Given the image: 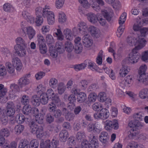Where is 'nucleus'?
<instances>
[{"instance_id":"f257e3e1","label":"nucleus","mask_w":148,"mask_h":148,"mask_svg":"<svg viewBox=\"0 0 148 148\" xmlns=\"http://www.w3.org/2000/svg\"><path fill=\"white\" fill-rule=\"evenodd\" d=\"M126 41L130 46H135L127 57V60L131 63L135 64L138 62L140 58V56L138 53V51L143 48L146 45L145 41L143 38L141 40L139 38L135 39L134 37L128 38L126 39Z\"/></svg>"},{"instance_id":"f03ea898","label":"nucleus","mask_w":148,"mask_h":148,"mask_svg":"<svg viewBox=\"0 0 148 148\" xmlns=\"http://www.w3.org/2000/svg\"><path fill=\"white\" fill-rule=\"evenodd\" d=\"M46 42L49 47L50 55L53 58H56L57 57L58 52L61 53L64 51V47L61 42H57L55 47H53V44L54 42V40L51 34H49L46 36Z\"/></svg>"},{"instance_id":"7ed1b4c3","label":"nucleus","mask_w":148,"mask_h":148,"mask_svg":"<svg viewBox=\"0 0 148 148\" xmlns=\"http://www.w3.org/2000/svg\"><path fill=\"white\" fill-rule=\"evenodd\" d=\"M63 35L60 29L55 28L54 30L53 35H56L58 40H62L64 37L67 40L71 41L77 34V29L76 27H74L72 31L70 29L66 28L63 30Z\"/></svg>"},{"instance_id":"20e7f679","label":"nucleus","mask_w":148,"mask_h":148,"mask_svg":"<svg viewBox=\"0 0 148 148\" xmlns=\"http://www.w3.org/2000/svg\"><path fill=\"white\" fill-rule=\"evenodd\" d=\"M77 27L80 32H82L86 35H89L88 34H90L93 37L97 38L100 36V32L99 29L92 26L88 27L85 23H79Z\"/></svg>"},{"instance_id":"39448f33","label":"nucleus","mask_w":148,"mask_h":148,"mask_svg":"<svg viewBox=\"0 0 148 148\" xmlns=\"http://www.w3.org/2000/svg\"><path fill=\"white\" fill-rule=\"evenodd\" d=\"M23 112L24 114L26 115H31L33 114V115L35 116L36 120L38 123L41 124L43 123L44 113L42 111L39 112L37 108H34L32 111L31 106L26 105L23 108Z\"/></svg>"},{"instance_id":"423d86ee","label":"nucleus","mask_w":148,"mask_h":148,"mask_svg":"<svg viewBox=\"0 0 148 148\" xmlns=\"http://www.w3.org/2000/svg\"><path fill=\"white\" fill-rule=\"evenodd\" d=\"M79 3L84 8L88 9L92 8L94 10L98 11L100 8L99 6L97 4L101 6L104 4V3L102 0H89V2L87 0H78Z\"/></svg>"},{"instance_id":"0eeeda50","label":"nucleus","mask_w":148,"mask_h":148,"mask_svg":"<svg viewBox=\"0 0 148 148\" xmlns=\"http://www.w3.org/2000/svg\"><path fill=\"white\" fill-rule=\"evenodd\" d=\"M128 125L131 128L130 134L129 136L131 138H134L137 136L138 134V132L137 130L141 128L143 125L138 120L133 119L130 121Z\"/></svg>"},{"instance_id":"6e6552de","label":"nucleus","mask_w":148,"mask_h":148,"mask_svg":"<svg viewBox=\"0 0 148 148\" xmlns=\"http://www.w3.org/2000/svg\"><path fill=\"white\" fill-rule=\"evenodd\" d=\"M51 7L49 5L47 4L43 9L42 16L46 18L47 23L50 25H53L55 22V15L54 13L50 10Z\"/></svg>"},{"instance_id":"1a4fd4ad","label":"nucleus","mask_w":148,"mask_h":148,"mask_svg":"<svg viewBox=\"0 0 148 148\" xmlns=\"http://www.w3.org/2000/svg\"><path fill=\"white\" fill-rule=\"evenodd\" d=\"M87 16L88 20L92 23H96L98 21L101 25L103 26L106 23L105 20L99 14H95L93 13H90L88 14Z\"/></svg>"},{"instance_id":"9d476101","label":"nucleus","mask_w":148,"mask_h":148,"mask_svg":"<svg viewBox=\"0 0 148 148\" xmlns=\"http://www.w3.org/2000/svg\"><path fill=\"white\" fill-rule=\"evenodd\" d=\"M89 143L87 140L82 143L80 148H98V143L97 137L92 135L89 137Z\"/></svg>"},{"instance_id":"9b49d317","label":"nucleus","mask_w":148,"mask_h":148,"mask_svg":"<svg viewBox=\"0 0 148 148\" xmlns=\"http://www.w3.org/2000/svg\"><path fill=\"white\" fill-rule=\"evenodd\" d=\"M147 66L145 64L142 65L138 71V80L140 82L145 84L147 81L148 75L146 73Z\"/></svg>"},{"instance_id":"f8f14e48","label":"nucleus","mask_w":148,"mask_h":148,"mask_svg":"<svg viewBox=\"0 0 148 148\" xmlns=\"http://www.w3.org/2000/svg\"><path fill=\"white\" fill-rule=\"evenodd\" d=\"M109 110L105 108H102L100 111H97L94 115L95 119L103 120L108 119L109 116Z\"/></svg>"},{"instance_id":"ddd939ff","label":"nucleus","mask_w":148,"mask_h":148,"mask_svg":"<svg viewBox=\"0 0 148 148\" xmlns=\"http://www.w3.org/2000/svg\"><path fill=\"white\" fill-rule=\"evenodd\" d=\"M31 132L33 134H36L38 138H40L44 135V132L42 127L38 126L33 122H32L29 124Z\"/></svg>"},{"instance_id":"4468645a","label":"nucleus","mask_w":148,"mask_h":148,"mask_svg":"<svg viewBox=\"0 0 148 148\" xmlns=\"http://www.w3.org/2000/svg\"><path fill=\"white\" fill-rule=\"evenodd\" d=\"M11 61L12 64L15 67L17 72H20L22 70L23 67V64L21 60L18 58H12Z\"/></svg>"},{"instance_id":"2eb2a0df","label":"nucleus","mask_w":148,"mask_h":148,"mask_svg":"<svg viewBox=\"0 0 148 148\" xmlns=\"http://www.w3.org/2000/svg\"><path fill=\"white\" fill-rule=\"evenodd\" d=\"M133 76L131 75L127 76L125 78V80L120 83V86L123 88L128 87L132 86L133 82Z\"/></svg>"},{"instance_id":"dca6fc26","label":"nucleus","mask_w":148,"mask_h":148,"mask_svg":"<svg viewBox=\"0 0 148 148\" xmlns=\"http://www.w3.org/2000/svg\"><path fill=\"white\" fill-rule=\"evenodd\" d=\"M84 35L82 38V41L84 46L86 48H90L91 47L93 44V41L89 35L84 34L82 32H80Z\"/></svg>"},{"instance_id":"f3484780","label":"nucleus","mask_w":148,"mask_h":148,"mask_svg":"<svg viewBox=\"0 0 148 148\" xmlns=\"http://www.w3.org/2000/svg\"><path fill=\"white\" fill-rule=\"evenodd\" d=\"M7 88L4 87L2 84H0V101L1 102L3 103L6 102L8 98L5 96L7 92Z\"/></svg>"},{"instance_id":"a211bd4d","label":"nucleus","mask_w":148,"mask_h":148,"mask_svg":"<svg viewBox=\"0 0 148 148\" xmlns=\"http://www.w3.org/2000/svg\"><path fill=\"white\" fill-rule=\"evenodd\" d=\"M82 38L80 37H76L74 40L75 44V52L79 53L82 51V46L81 43Z\"/></svg>"},{"instance_id":"6ab92c4d","label":"nucleus","mask_w":148,"mask_h":148,"mask_svg":"<svg viewBox=\"0 0 148 148\" xmlns=\"http://www.w3.org/2000/svg\"><path fill=\"white\" fill-rule=\"evenodd\" d=\"M14 104L12 102H9L6 106V115L9 116H12L14 114L15 111L14 109Z\"/></svg>"},{"instance_id":"aec40b11","label":"nucleus","mask_w":148,"mask_h":148,"mask_svg":"<svg viewBox=\"0 0 148 148\" xmlns=\"http://www.w3.org/2000/svg\"><path fill=\"white\" fill-rule=\"evenodd\" d=\"M26 48L23 46L18 48L17 45H15L14 47V49L16 53L20 57H23L26 56L27 53L25 49Z\"/></svg>"},{"instance_id":"412c9836","label":"nucleus","mask_w":148,"mask_h":148,"mask_svg":"<svg viewBox=\"0 0 148 148\" xmlns=\"http://www.w3.org/2000/svg\"><path fill=\"white\" fill-rule=\"evenodd\" d=\"M46 94L49 99H50L53 101L55 100L58 101L59 99L57 94L55 93L54 91L52 88H50L48 89Z\"/></svg>"},{"instance_id":"4be33fe9","label":"nucleus","mask_w":148,"mask_h":148,"mask_svg":"<svg viewBox=\"0 0 148 148\" xmlns=\"http://www.w3.org/2000/svg\"><path fill=\"white\" fill-rule=\"evenodd\" d=\"M113 14V10L111 9L102 10L101 12V15L107 20L110 19Z\"/></svg>"},{"instance_id":"5701e85b","label":"nucleus","mask_w":148,"mask_h":148,"mask_svg":"<svg viewBox=\"0 0 148 148\" xmlns=\"http://www.w3.org/2000/svg\"><path fill=\"white\" fill-rule=\"evenodd\" d=\"M3 9L5 12L10 13H12L15 11L13 5L10 3L6 2L3 5Z\"/></svg>"},{"instance_id":"b1692460","label":"nucleus","mask_w":148,"mask_h":148,"mask_svg":"<svg viewBox=\"0 0 148 148\" xmlns=\"http://www.w3.org/2000/svg\"><path fill=\"white\" fill-rule=\"evenodd\" d=\"M26 34L29 40L32 39L36 35V31L31 26H28L26 28Z\"/></svg>"},{"instance_id":"393cba45","label":"nucleus","mask_w":148,"mask_h":148,"mask_svg":"<svg viewBox=\"0 0 148 148\" xmlns=\"http://www.w3.org/2000/svg\"><path fill=\"white\" fill-rule=\"evenodd\" d=\"M97 98V94L94 92L90 93L88 96L87 104L90 106L91 103L95 102Z\"/></svg>"},{"instance_id":"a878e982","label":"nucleus","mask_w":148,"mask_h":148,"mask_svg":"<svg viewBox=\"0 0 148 148\" xmlns=\"http://www.w3.org/2000/svg\"><path fill=\"white\" fill-rule=\"evenodd\" d=\"M68 100L69 101V105L68 106V109L71 110L73 109L74 107L75 106V102L76 99L74 95H71L69 96Z\"/></svg>"},{"instance_id":"bb28decb","label":"nucleus","mask_w":148,"mask_h":148,"mask_svg":"<svg viewBox=\"0 0 148 148\" xmlns=\"http://www.w3.org/2000/svg\"><path fill=\"white\" fill-rule=\"evenodd\" d=\"M60 103V99L58 101L55 100L54 101H52V102L48 105V108L49 111L52 112H54L56 108V106H58Z\"/></svg>"},{"instance_id":"cd10ccee","label":"nucleus","mask_w":148,"mask_h":148,"mask_svg":"<svg viewBox=\"0 0 148 148\" xmlns=\"http://www.w3.org/2000/svg\"><path fill=\"white\" fill-rule=\"evenodd\" d=\"M5 66L8 73L12 75L15 74V67L9 62H8L5 64Z\"/></svg>"},{"instance_id":"c85d7f7f","label":"nucleus","mask_w":148,"mask_h":148,"mask_svg":"<svg viewBox=\"0 0 148 148\" xmlns=\"http://www.w3.org/2000/svg\"><path fill=\"white\" fill-rule=\"evenodd\" d=\"M31 102L33 106H39L41 103L39 96L36 95H33L31 99Z\"/></svg>"},{"instance_id":"c756f323","label":"nucleus","mask_w":148,"mask_h":148,"mask_svg":"<svg viewBox=\"0 0 148 148\" xmlns=\"http://www.w3.org/2000/svg\"><path fill=\"white\" fill-rule=\"evenodd\" d=\"M30 82L29 80L25 77L21 78L18 81V84L21 87L29 84Z\"/></svg>"},{"instance_id":"7c9ffc66","label":"nucleus","mask_w":148,"mask_h":148,"mask_svg":"<svg viewBox=\"0 0 148 148\" xmlns=\"http://www.w3.org/2000/svg\"><path fill=\"white\" fill-rule=\"evenodd\" d=\"M15 42L16 45H17L18 48L20 47L23 46L25 47H27V44L25 42V41L21 37H17L15 40Z\"/></svg>"},{"instance_id":"2f4dec72","label":"nucleus","mask_w":148,"mask_h":148,"mask_svg":"<svg viewBox=\"0 0 148 148\" xmlns=\"http://www.w3.org/2000/svg\"><path fill=\"white\" fill-rule=\"evenodd\" d=\"M129 71V69L127 66H123L119 71V74L120 76L124 77L128 74Z\"/></svg>"},{"instance_id":"473e14b6","label":"nucleus","mask_w":148,"mask_h":148,"mask_svg":"<svg viewBox=\"0 0 148 148\" xmlns=\"http://www.w3.org/2000/svg\"><path fill=\"white\" fill-rule=\"evenodd\" d=\"M86 99V95L85 92H81L78 94L77 100L79 103H82L84 102Z\"/></svg>"},{"instance_id":"72a5a7b5","label":"nucleus","mask_w":148,"mask_h":148,"mask_svg":"<svg viewBox=\"0 0 148 148\" xmlns=\"http://www.w3.org/2000/svg\"><path fill=\"white\" fill-rule=\"evenodd\" d=\"M148 31V29L147 28L145 27H143L141 28L140 30V33L141 34V36H138V37L136 38L134 36H128L127 38H132L134 37L135 39L139 38V40H141V39L143 38L145 40V39L143 38V37H145L146 35V32ZM146 41V40H145ZM145 43H146V41H145Z\"/></svg>"},{"instance_id":"f704fd0d","label":"nucleus","mask_w":148,"mask_h":148,"mask_svg":"<svg viewBox=\"0 0 148 148\" xmlns=\"http://www.w3.org/2000/svg\"><path fill=\"white\" fill-rule=\"evenodd\" d=\"M58 22L61 24L64 23L67 20L65 14L62 12H60L58 13Z\"/></svg>"},{"instance_id":"c9c22d12","label":"nucleus","mask_w":148,"mask_h":148,"mask_svg":"<svg viewBox=\"0 0 148 148\" xmlns=\"http://www.w3.org/2000/svg\"><path fill=\"white\" fill-rule=\"evenodd\" d=\"M64 48L66 51L71 52L74 48L73 44L71 42H66L64 44Z\"/></svg>"},{"instance_id":"e433bc0d","label":"nucleus","mask_w":148,"mask_h":148,"mask_svg":"<svg viewBox=\"0 0 148 148\" xmlns=\"http://www.w3.org/2000/svg\"><path fill=\"white\" fill-rule=\"evenodd\" d=\"M104 70L106 73L109 75L110 77L112 79L114 80L115 79V74L112 69L106 67L104 68Z\"/></svg>"},{"instance_id":"4c0bfd02","label":"nucleus","mask_w":148,"mask_h":148,"mask_svg":"<svg viewBox=\"0 0 148 148\" xmlns=\"http://www.w3.org/2000/svg\"><path fill=\"white\" fill-rule=\"evenodd\" d=\"M59 136L60 138V140L62 141L65 142L69 136L68 133L66 130H62L60 132Z\"/></svg>"},{"instance_id":"58836bf2","label":"nucleus","mask_w":148,"mask_h":148,"mask_svg":"<svg viewBox=\"0 0 148 148\" xmlns=\"http://www.w3.org/2000/svg\"><path fill=\"white\" fill-rule=\"evenodd\" d=\"M112 5L113 8L116 10H119L122 7V3L119 0H115Z\"/></svg>"},{"instance_id":"ea45409f","label":"nucleus","mask_w":148,"mask_h":148,"mask_svg":"<svg viewBox=\"0 0 148 148\" xmlns=\"http://www.w3.org/2000/svg\"><path fill=\"white\" fill-rule=\"evenodd\" d=\"M49 85L51 88L53 89L56 88L58 84V81L55 78H52L49 81Z\"/></svg>"},{"instance_id":"a19ab883","label":"nucleus","mask_w":148,"mask_h":148,"mask_svg":"<svg viewBox=\"0 0 148 148\" xmlns=\"http://www.w3.org/2000/svg\"><path fill=\"white\" fill-rule=\"evenodd\" d=\"M85 136L83 132H78L76 135V138L78 142H84L87 140L85 138Z\"/></svg>"},{"instance_id":"79ce46f5","label":"nucleus","mask_w":148,"mask_h":148,"mask_svg":"<svg viewBox=\"0 0 148 148\" xmlns=\"http://www.w3.org/2000/svg\"><path fill=\"white\" fill-rule=\"evenodd\" d=\"M10 88L12 90V91L9 92V94L10 97H12L13 95L15 94V92L17 90L18 86L17 85L14 84L11 85Z\"/></svg>"},{"instance_id":"37998d69","label":"nucleus","mask_w":148,"mask_h":148,"mask_svg":"<svg viewBox=\"0 0 148 148\" xmlns=\"http://www.w3.org/2000/svg\"><path fill=\"white\" fill-rule=\"evenodd\" d=\"M40 101L42 104L45 105L47 103L49 98L46 93H42L40 95Z\"/></svg>"},{"instance_id":"c03bdc74","label":"nucleus","mask_w":148,"mask_h":148,"mask_svg":"<svg viewBox=\"0 0 148 148\" xmlns=\"http://www.w3.org/2000/svg\"><path fill=\"white\" fill-rule=\"evenodd\" d=\"M62 112L66 113L65 115V118L68 121H70L74 118V114L69 111H67L66 110L65 108L63 109Z\"/></svg>"},{"instance_id":"a18cd8bd","label":"nucleus","mask_w":148,"mask_h":148,"mask_svg":"<svg viewBox=\"0 0 148 148\" xmlns=\"http://www.w3.org/2000/svg\"><path fill=\"white\" fill-rule=\"evenodd\" d=\"M148 89L147 88L142 90L139 92V97L142 99H145L148 97Z\"/></svg>"},{"instance_id":"49530a36","label":"nucleus","mask_w":148,"mask_h":148,"mask_svg":"<svg viewBox=\"0 0 148 148\" xmlns=\"http://www.w3.org/2000/svg\"><path fill=\"white\" fill-rule=\"evenodd\" d=\"M66 87L64 84L63 82L60 83L58 86L57 89L58 93L59 94H62L65 91Z\"/></svg>"},{"instance_id":"de8ad7c7","label":"nucleus","mask_w":148,"mask_h":148,"mask_svg":"<svg viewBox=\"0 0 148 148\" xmlns=\"http://www.w3.org/2000/svg\"><path fill=\"white\" fill-rule=\"evenodd\" d=\"M36 17L35 21L36 25L39 27L42 25L43 23L44 19L41 16H36Z\"/></svg>"},{"instance_id":"09e8293b","label":"nucleus","mask_w":148,"mask_h":148,"mask_svg":"<svg viewBox=\"0 0 148 148\" xmlns=\"http://www.w3.org/2000/svg\"><path fill=\"white\" fill-rule=\"evenodd\" d=\"M37 39L38 45L45 44V40L41 34H39L37 35Z\"/></svg>"},{"instance_id":"8fccbe9b","label":"nucleus","mask_w":148,"mask_h":148,"mask_svg":"<svg viewBox=\"0 0 148 148\" xmlns=\"http://www.w3.org/2000/svg\"><path fill=\"white\" fill-rule=\"evenodd\" d=\"M24 126L22 125H16L14 129V132L17 134H20L24 130Z\"/></svg>"},{"instance_id":"3c124183","label":"nucleus","mask_w":148,"mask_h":148,"mask_svg":"<svg viewBox=\"0 0 148 148\" xmlns=\"http://www.w3.org/2000/svg\"><path fill=\"white\" fill-rule=\"evenodd\" d=\"M29 143L26 140H22L19 143L18 148H28Z\"/></svg>"},{"instance_id":"603ef678","label":"nucleus","mask_w":148,"mask_h":148,"mask_svg":"<svg viewBox=\"0 0 148 148\" xmlns=\"http://www.w3.org/2000/svg\"><path fill=\"white\" fill-rule=\"evenodd\" d=\"M30 98L28 96L23 95L21 99V101L22 103L25 105L29 103Z\"/></svg>"},{"instance_id":"864d4df0","label":"nucleus","mask_w":148,"mask_h":148,"mask_svg":"<svg viewBox=\"0 0 148 148\" xmlns=\"http://www.w3.org/2000/svg\"><path fill=\"white\" fill-rule=\"evenodd\" d=\"M103 56V52L101 51L99 52L96 60V62L98 64L101 65L102 64Z\"/></svg>"},{"instance_id":"5fc2aeb1","label":"nucleus","mask_w":148,"mask_h":148,"mask_svg":"<svg viewBox=\"0 0 148 148\" xmlns=\"http://www.w3.org/2000/svg\"><path fill=\"white\" fill-rule=\"evenodd\" d=\"M143 116L142 115V113L140 112L136 113L134 114L132 117H130V119L137 120L142 121L143 119Z\"/></svg>"},{"instance_id":"6e6d98bb","label":"nucleus","mask_w":148,"mask_h":148,"mask_svg":"<svg viewBox=\"0 0 148 148\" xmlns=\"http://www.w3.org/2000/svg\"><path fill=\"white\" fill-rule=\"evenodd\" d=\"M39 145L38 141L36 139L32 140L29 143V148H38Z\"/></svg>"},{"instance_id":"4d7b16f0","label":"nucleus","mask_w":148,"mask_h":148,"mask_svg":"<svg viewBox=\"0 0 148 148\" xmlns=\"http://www.w3.org/2000/svg\"><path fill=\"white\" fill-rule=\"evenodd\" d=\"M87 63H88V66L89 69L93 71H97L98 69V67L92 61H87Z\"/></svg>"},{"instance_id":"13d9d810","label":"nucleus","mask_w":148,"mask_h":148,"mask_svg":"<svg viewBox=\"0 0 148 148\" xmlns=\"http://www.w3.org/2000/svg\"><path fill=\"white\" fill-rule=\"evenodd\" d=\"M102 108V105L99 102H95L92 105V109L95 111H100Z\"/></svg>"},{"instance_id":"bf43d9fd","label":"nucleus","mask_w":148,"mask_h":148,"mask_svg":"<svg viewBox=\"0 0 148 148\" xmlns=\"http://www.w3.org/2000/svg\"><path fill=\"white\" fill-rule=\"evenodd\" d=\"M10 134L9 131L7 128L2 129L0 131V136L3 137H7L9 136Z\"/></svg>"},{"instance_id":"052dcab7","label":"nucleus","mask_w":148,"mask_h":148,"mask_svg":"<svg viewBox=\"0 0 148 148\" xmlns=\"http://www.w3.org/2000/svg\"><path fill=\"white\" fill-rule=\"evenodd\" d=\"M25 119V118L22 114H18L16 117V120L18 123H22L23 122Z\"/></svg>"},{"instance_id":"680f3d73","label":"nucleus","mask_w":148,"mask_h":148,"mask_svg":"<svg viewBox=\"0 0 148 148\" xmlns=\"http://www.w3.org/2000/svg\"><path fill=\"white\" fill-rule=\"evenodd\" d=\"M65 0H56L55 2V6L58 9L62 8L64 3Z\"/></svg>"},{"instance_id":"e2e57ef3","label":"nucleus","mask_w":148,"mask_h":148,"mask_svg":"<svg viewBox=\"0 0 148 148\" xmlns=\"http://www.w3.org/2000/svg\"><path fill=\"white\" fill-rule=\"evenodd\" d=\"M141 58L142 60L145 62H147L148 60V51H145L141 53Z\"/></svg>"},{"instance_id":"0e129e2a","label":"nucleus","mask_w":148,"mask_h":148,"mask_svg":"<svg viewBox=\"0 0 148 148\" xmlns=\"http://www.w3.org/2000/svg\"><path fill=\"white\" fill-rule=\"evenodd\" d=\"M141 28V25L140 21H136L134 24L133 27L134 30L135 31L140 30Z\"/></svg>"},{"instance_id":"69168bd1","label":"nucleus","mask_w":148,"mask_h":148,"mask_svg":"<svg viewBox=\"0 0 148 148\" xmlns=\"http://www.w3.org/2000/svg\"><path fill=\"white\" fill-rule=\"evenodd\" d=\"M39 50L40 53L42 54H45L47 52V49L45 44L39 45Z\"/></svg>"},{"instance_id":"338daca9","label":"nucleus","mask_w":148,"mask_h":148,"mask_svg":"<svg viewBox=\"0 0 148 148\" xmlns=\"http://www.w3.org/2000/svg\"><path fill=\"white\" fill-rule=\"evenodd\" d=\"M41 31L43 34L49 33L50 30V27L48 25H44L41 28Z\"/></svg>"},{"instance_id":"774afa93","label":"nucleus","mask_w":148,"mask_h":148,"mask_svg":"<svg viewBox=\"0 0 148 148\" xmlns=\"http://www.w3.org/2000/svg\"><path fill=\"white\" fill-rule=\"evenodd\" d=\"M17 143L14 141L12 142L9 144H5L3 148H17Z\"/></svg>"}]
</instances>
